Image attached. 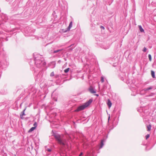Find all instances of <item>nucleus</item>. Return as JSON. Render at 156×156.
<instances>
[{
	"label": "nucleus",
	"instance_id": "obj_18",
	"mask_svg": "<svg viewBox=\"0 0 156 156\" xmlns=\"http://www.w3.org/2000/svg\"><path fill=\"white\" fill-rule=\"evenodd\" d=\"M148 56V58H149V60L150 61H151V55L149 54Z\"/></svg>",
	"mask_w": 156,
	"mask_h": 156
},
{
	"label": "nucleus",
	"instance_id": "obj_25",
	"mask_svg": "<svg viewBox=\"0 0 156 156\" xmlns=\"http://www.w3.org/2000/svg\"><path fill=\"white\" fill-rule=\"evenodd\" d=\"M40 73H39L38 75L37 76V79H38L40 77Z\"/></svg>",
	"mask_w": 156,
	"mask_h": 156
},
{
	"label": "nucleus",
	"instance_id": "obj_28",
	"mask_svg": "<svg viewBox=\"0 0 156 156\" xmlns=\"http://www.w3.org/2000/svg\"><path fill=\"white\" fill-rule=\"evenodd\" d=\"M95 95L97 96H98V94H96Z\"/></svg>",
	"mask_w": 156,
	"mask_h": 156
},
{
	"label": "nucleus",
	"instance_id": "obj_17",
	"mask_svg": "<svg viewBox=\"0 0 156 156\" xmlns=\"http://www.w3.org/2000/svg\"><path fill=\"white\" fill-rule=\"evenodd\" d=\"M104 81V78L103 76L101 77V83H103Z\"/></svg>",
	"mask_w": 156,
	"mask_h": 156
},
{
	"label": "nucleus",
	"instance_id": "obj_15",
	"mask_svg": "<svg viewBox=\"0 0 156 156\" xmlns=\"http://www.w3.org/2000/svg\"><path fill=\"white\" fill-rule=\"evenodd\" d=\"M151 126L150 125H149L147 126V131H149L151 129Z\"/></svg>",
	"mask_w": 156,
	"mask_h": 156
},
{
	"label": "nucleus",
	"instance_id": "obj_2",
	"mask_svg": "<svg viewBox=\"0 0 156 156\" xmlns=\"http://www.w3.org/2000/svg\"><path fill=\"white\" fill-rule=\"evenodd\" d=\"M53 136L58 144L63 146L65 145L66 141L63 138V136L58 134H55Z\"/></svg>",
	"mask_w": 156,
	"mask_h": 156
},
{
	"label": "nucleus",
	"instance_id": "obj_4",
	"mask_svg": "<svg viewBox=\"0 0 156 156\" xmlns=\"http://www.w3.org/2000/svg\"><path fill=\"white\" fill-rule=\"evenodd\" d=\"M101 47L102 48L105 49H107L109 48L110 47V45L108 44H107L106 43H104L101 44Z\"/></svg>",
	"mask_w": 156,
	"mask_h": 156
},
{
	"label": "nucleus",
	"instance_id": "obj_7",
	"mask_svg": "<svg viewBox=\"0 0 156 156\" xmlns=\"http://www.w3.org/2000/svg\"><path fill=\"white\" fill-rule=\"evenodd\" d=\"M153 88V87L152 86H151L147 88H144V89H143V90H142V91L144 90V91L146 92L147 91H148V90H151Z\"/></svg>",
	"mask_w": 156,
	"mask_h": 156
},
{
	"label": "nucleus",
	"instance_id": "obj_16",
	"mask_svg": "<svg viewBox=\"0 0 156 156\" xmlns=\"http://www.w3.org/2000/svg\"><path fill=\"white\" fill-rule=\"evenodd\" d=\"M69 69H70L69 68H67L66 69L64 70V71L65 73H68L69 71Z\"/></svg>",
	"mask_w": 156,
	"mask_h": 156
},
{
	"label": "nucleus",
	"instance_id": "obj_21",
	"mask_svg": "<svg viewBox=\"0 0 156 156\" xmlns=\"http://www.w3.org/2000/svg\"><path fill=\"white\" fill-rule=\"evenodd\" d=\"M54 73L53 72H52L50 74V76H54Z\"/></svg>",
	"mask_w": 156,
	"mask_h": 156
},
{
	"label": "nucleus",
	"instance_id": "obj_20",
	"mask_svg": "<svg viewBox=\"0 0 156 156\" xmlns=\"http://www.w3.org/2000/svg\"><path fill=\"white\" fill-rule=\"evenodd\" d=\"M147 50V49L145 47H144L143 48V51L144 52H145Z\"/></svg>",
	"mask_w": 156,
	"mask_h": 156
},
{
	"label": "nucleus",
	"instance_id": "obj_14",
	"mask_svg": "<svg viewBox=\"0 0 156 156\" xmlns=\"http://www.w3.org/2000/svg\"><path fill=\"white\" fill-rule=\"evenodd\" d=\"M35 129V127H31L29 130V132H30L33 131Z\"/></svg>",
	"mask_w": 156,
	"mask_h": 156
},
{
	"label": "nucleus",
	"instance_id": "obj_3",
	"mask_svg": "<svg viewBox=\"0 0 156 156\" xmlns=\"http://www.w3.org/2000/svg\"><path fill=\"white\" fill-rule=\"evenodd\" d=\"M92 100L90 99L88 101L84 103L83 105L79 106L75 110L76 112H79L84 109L85 108L89 106L92 102Z\"/></svg>",
	"mask_w": 156,
	"mask_h": 156
},
{
	"label": "nucleus",
	"instance_id": "obj_24",
	"mask_svg": "<svg viewBox=\"0 0 156 156\" xmlns=\"http://www.w3.org/2000/svg\"><path fill=\"white\" fill-rule=\"evenodd\" d=\"M87 156H92V154L90 153H88Z\"/></svg>",
	"mask_w": 156,
	"mask_h": 156
},
{
	"label": "nucleus",
	"instance_id": "obj_9",
	"mask_svg": "<svg viewBox=\"0 0 156 156\" xmlns=\"http://www.w3.org/2000/svg\"><path fill=\"white\" fill-rule=\"evenodd\" d=\"M103 142H104V140H101V144H100V146L99 147V149H101L103 147V146L104 145Z\"/></svg>",
	"mask_w": 156,
	"mask_h": 156
},
{
	"label": "nucleus",
	"instance_id": "obj_23",
	"mask_svg": "<svg viewBox=\"0 0 156 156\" xmlns=\"http://www.w3.org/2000/svg\"><path fill=\"white\" fill-rule=\"evenodd\" d=\"M149 137H150V135L149 134H147L146 136V139H147Z\"/></svg>",
	"mask_w": 156,
	"mask_h": 156
},
{
	"label": "nucleus",
	"instance_id": "obj_6",
	"mask_svg": "<svg viewBox=\"0 0 156 156\" xmlns=\"http://www.w3.org/2000/svg\"><path fill=\"white\" fill-rule=\"evenodd\" d=\"M26 109V108H25L24 109L22 112L21 114L20 115V116L21 119H23L24 118L23 117V115H25L24 113Z\"/></svg>",
	"mask_w": 156,
	"mask_h": 156
},
{
	"label": "nucleus",
	"instance_id": "obj_26",
	"mask_svg": "<svg viewBox=\"0 0 156 156\" xmlns=\"http://www.w3.org/2000/svg\"><path fill=\"white\" fill-rule=\"evenodd\" d=\"M101 28L102 29H105V27L103 26H101Z\"/></svg>",
	"mask_w": 156,
	"mask_h": 156
},
{
	"label": "nucleus",
	"instance_id": "obj_22",
	"mask_svg": "<svg viewBox=\"0 0 156 156\" xmlns=\"http://www.w3.org/2000/svg\"><path fill=\"white\" fill-rule=\"evenodd\" d=\"M33 125L34 126V127H35V128H36L37 127V123L36 122H35L34 124Z\"/></svg>",
	"mask_w": 156,
	"mask_h": 156
},
{
	"label": "nucleus",
	"instance_id": "obj_27",
	"mask_svg": "<svg viewBox=\"0 0 156 156\" xmlns=\"http://www.w3.org/2000/svg\"><path fill=\"white\" fill-rule=\"evenodd\" d=\"M83 154V152H81V153H80V155H79V156H81V155H82Z\"/></svg>",
	"mask_w": 156,
	"mask_h": 156
},
{
	"label": "nucleus",
	"instance_id": "obj_5",
	"mask_svg": "<svg viewBox=\"0 0 156 156\" xmlns=\"http://www.w3.org/2000/svg\"><path fill=\"white\" fill-rule=\"evenodd\" d=\"M89 91L92 94H94L96 93V91L92 87H90L89 88Z\"/></svg>",
	"mask_w": 156,
	"mask_h": 156
},
{
	"label": "nucleus",
	"instance_id": "obj_8",
	"mask_svg": "<svg viewBox=\"0 0 156 156\" xmlns=\"http://www.w3.org/2000/svg\"><path fill=\"white\" fill-rule=\"evenodd\" d=\"M107 104L109 108H110L111 107L112 105V104L111 101L109 99H108V100Z\"/></svg>",
	"mask_w": 156,
	"mask_h": 156
},
{
	"label": "nucleus",
	"instance_id": "obj_19",
	"mask_svg": "<svg viewBox=\"0 0 156 156\" xmlns=\"http://www.w3.org/2000/svg\"><path fill=\"white\" fill-rule=\"evenodd\" d=\"M46 151L48 152H50L51 151V148H47L46 149Z\"/></svg>",
	"mask_w": 156,
	"mask_h": 156
},
{
	"label": "nucleus",
	"instance_id": "obj_11",
	"mask_svg": "<svg viewBox=\"0 0 156 156\" xmlns=\"http://www.w3.org/2000/svg\"><path fill=\"white\" fill-rule=\"evenodd\" d=\"M151 75L152 77L153 78H155V73L153 71H152V70L151 71Z\"/></svg>",
	"mask_w": 156,
	"mask_h": 156
},
{
	"label": "nucleus",
	"instance_id": "obj_13",
	"mask_svg": "<svg viewBox=\"0 0 156 156\" xmlns=\"http://www.w3.org/2000/svg\"><path fill=\"white\" fill-rule=\"evenodd\" d=\"M63 50V49H58V50H55L53 51V53H55L58 52H59V51H62V50Z\"/></svg>",
	"mask_w": 156,
	"mask_h": 156
},
{
	"label": "nucleus",
	"instance_id": "obj_12",
	"mask_svg": "<svg viewBox=\"0 0 156 156\" xmlns=\"http://www.w3.org/2000/svg\"><path fill=\"white\" fill-rule=\"evenodd\" d=\"M139 29H140V31L141 32H144V30L143 29V28H142V27L141 26H140V25L139 26Z\"/></svg>",
	"mask_w": 156,
	"mask_h": 156
},
{
	"label": "nucleus",
	"instance_id": "obj_10",
	"mask_svg": "<svg viewBox=\"0 0 156 156\" xmlns=\"http://www.w3.org/2000/svg\"><path fill=\"white\" fill-rule=\"evenodd\" d=\"M72 23H72V21H71L70 22L69 25V26L67 28V30H70V28L72 27Z\"/></svg>",
	"mask_w": 156,
	"mask_h": 156
},
{
	"label": "nucleus",
	"instance_id": "obj_29",
	"mask_svg": "<svg viewBox=\"0 0 156 156\" xmlns=\"http://www.w3.org/2000/svg\"><path fill=\"white\" fill-rule=\"evenodd\" d=\"M109 119H110V117L109 116V117H108V120H109Z\"/></svg>",
	"mask_w": 156,
	"mask_h": 156
},
{
	"label": "nucleus",
	"instance_id": "obj_1",
	"mask_svg": "<svg viewBox=\"0 0 156 156\" xmlns=\"http://www.w3.org/2000/svg\"><path fill=\"white\" fill-rule=\"evenodd\" d=\"M35 64L37 68H40L46 65V63L42 56L40 55H34Z\"/></svg>",
	"mask_w": 156,
	"mask_h": 156
}]
</instances>
